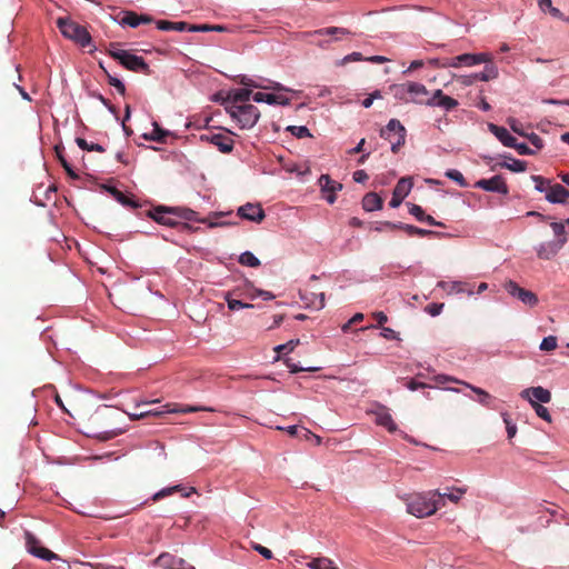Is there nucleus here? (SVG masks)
<instances>
[{
  "mask_svg": "<svg viewBox=\"0 0 569 569\" xmlns=\"http://www.w3.org/2000/svg\"><path fill=\"white\" fill-rule=\"evenodd\" d=\"M405 502L407 511L417 518L432 516L437 510L446 505L439 490H429L408 495L405 498Z\"/></svg>",
  "mask_w": 569,
  "mask_h": 569,
  "instance_id": "nucleus-1",
  "label": "nucleus"
},
{
  "mask_svg": "<svg viewBox=\"0 0 569 569\" xmlns=\"http://www.w3.org/2000/svg\"><path fill=\"white\" fill-rule=\"evenodd\" d=\"M56 24L66 39L73 41L79 47L86 48L91 44L92 38L87 28L72 19L60 17Z\"/></svg>",
  "mask_w": 569,
  "mask_h": 569,
  "instance_id": "nucleus-2",
  "label": "nucleus"
},
{
  "mask_svg": "<svg viewBox=\"0 0 569 569\" xmlns=\"http://www.w3.org/2000/svg\"><path fill=\"white\" fill-rule=\"evenodd\" d=\"M350 34V31L340 27H328L301 33V38L320 48H326L330 42L340 40Z\"/></svg>",
  "mask_w": 569,
  "mask_h": 569,
  "instance_id": "nucleus-3",
  "label": "nucleus"
},
{
  "mask_svg": "<svg viewBox=\"0 0 569 569\" xmlns=\"http://www.w3.org/2000/svg\"><path fill=\"white\" fill-rule=\"evenodd\" d=\"M226 111L238 122L240 129H251L260 118V111L253 104H228Z\"/></svg>",
  "mask_w": 569,
  "mask_h": 569,
  "instance_id": "nucleus-4",
  "label": "nucleus"
},
{
  "mask_svg": "<svg viewBox=\"0 0 569 569\" xmlns=\"http://www.w3.org/2000/svg\"><path fill=\"white\" fill-rule=\"evenodd\" d=\"M110 57L118 60L126 69L133 72H141L143 74H150L151 70L149 64L142 57L130 53L127 50H109Z\"/></svg>",
  "mask_w": 569,
  "mask_h": 569,
  "instance_id": "nucleus-5",
  "label": "nucleus"
},
{
  "mask_svg": "<svg viewBox=\"0 0 569 569\" xmlns=\"http://www.w3.org/2000/svg\"><path fill=\"white\" fill-rule=\"evenodd\" d=\"M380 136L391 143V151L396 153L405 143L406 129L399 120L391 119L388 124L380 130Z\"/></svg>",
  "mask_w": 569,
  "mask_h": 569,
  "instance_id": "nucleus-6",
  "label": "nucleus"
},
{
  "mask_svg": "<svg viewBox=\"0 0 569 569\" xmlns=\"http://www.w3.org/2000/svg\"><path fill=\"white\" fill-rule=\"evenodd\" d=\"M492 60V56L490 53L481 52V53H462L455 58H446L441 63L442 68H459L461 66H476L483 62H490Z\"/></svg>",
  "mask_w": 569,
  "mask_h": 569,
  "instance_id": "nucleus-7",
  "label": "nucleus"
},
{
  "mask_svg": "<svg viewBox=\"0 0 569 569\" xmlns=\"http://www.w3.org/2000/svg\"><path fill=\"white\" fill-rule=\"evenodd\" d=\"M170 208L171 207L159 206L153 210H150L148 216L159 224H163L170 228H180L181 230L188 229V223L177 220L176 217L171 213Z\"/></svg>",
  "mask_w": 569,
  "mask_h": 569,
  "instance_id": "nucleus-8",
  "label": "nucleus"
},
{
  "mask_svg": "<svg viewBox=\"0 0 569 569\" xmlns=\"http://www.w3.org/2000/svg\"><path fill=\"white\" fill-rule=\"evenodd\" d=\"M233 133L229 130L224 132H207L200 136L202 141L212 143L222 153H230L233 149L234 141L232 139Z\"/></svg>",
  "mask_w": 569,
  "mask_h": 569,
  "instance_id": "nucleus-9",
  "label": "nucleus"
},
{
  "mask_svg": "<svg viewBox=\"0 0 569 569\" xmlns=\"http://www.w3.org/2000/svg\"><path fill=\"white\" fill-rule=\"evenodd\" d=\"M485 63L486 66L483 71L468 76H460L458 77V81L463 86H471L476 81H490L498 78V68L495 63H492V60Z\"/></svg>",
  "mask_w": 569,
  "mask_h": 569,
  "instance_id": "nucleus-10",
  "label": "nucleus"
},
{
  "mask_svg": "<svg viewBox=\"0 0 569 569\" xmlns=\"http://www.w3.org/2000/svg\"><path fill=\"white\" fill-rule=\"evenodd\" d=\"M26 548L28 552L43 560H52L57 555L51 550L40 546L39 539L30 531L24 532Z\"/></svg>",
  "mask_w": 569,
  "mask_h": 569,
  "instance_id": "nucleus-11",
  "label": "nucleus"
},
{
  "mask_svg": "<svg viewBox=\"0 0 569 569\" xmlns=\"http://www.w3.org/2000/svg\"><path fill=\"white\" fill-rule=\"evenodd\" d=\"M506 291L518 298L521 302L529 307H535L538 303V297L530 290L521 288L517 282L509 280L505 283Z\"/></svg>",
  "mask_w": 569,
  "mask_h": 569,
  "instance_id": "nucleus-12",
  "label": "nucleus"
},
{
  "mask_svg": "<svg viewBox=\"0 0 569 569\" xmlns=\"http://www.w3.org/2000/svg\"><path fill=\"white\" fill-rule=\"evenodd\" d=\"M154 563L163 569H196L193 566L188 565L184 559L169 552L159 555Z\"/></svg>",
  "mask_w": 569,
  "mask_h": 569,
  "instance_id": "nucleus-13",
  "label": "nucleus"
},
{
  "mask_svg": "<svg viewBox=\"0 0 569 569\" xmlns=\"http://www.w3.org/2000/svg\"><path fill=\"white\" fill-rule=\"evenodd\" d=\"M318 183L323 194V198L330 204H332L337 199L336 192L342 189V184L340 182L332 180L329 174H321L318 180Z\"/></svg>",
  "mask_w": 569,
  "mask_h": 569,
  "instance_id": "nucleus-14",
  "label": "nucleus"
},
{
  "mask_svg": "<svg viewBox=\"0 0 569 569\" xmlns=\"http://www.w3.org/2000/svg\"><path fill=\"white\" fill-rule=\"evenodd\" d=\"M475 187L490 192H498L501 194H508L509 192L505 179L499 174L493 176L490 179H480L475 183Z\"/></svg>",
  "mask_w": 569,
  "mask_h": 569,
  "instance_id": "nucleus-15",
  "label": "nucleus"
},
{
  "mask_svg": "<svg viewBox=\"0 0 569 569\" xmlns=\"http://www.w3.org/2000/svg\"><path fill=\"white\" fill-rule=\"evenodd\" d=\"M520 397L528 400L530 405L531 401H537L538 403H548L551 401V392L540 386L523 389L520 392Z\"/></svg>",
  "mask_w": 569,
  "mask_h": 569,
  "instance_id": "nucleus-16",
  "label": "nucleus"
},
{
  "mask_svg": "<svg viewBox=\"0 0 569 569\" xmlns=\"http://www.w3.org/2000/svg\"><path fill=\"white\" fill-rule=\"evenodd\" d=\"M412 188V182L410 178H401L392 193V198L389 202L390 207L397 208L401 204L402 200L409 194L410 190Z\"/></svg>",
  "mask_w": 569,
  "mask_h": 569,
  "instance_id": "nucleus-17",
  "label": "nucleus"
},
{
  "mask_svg": "<svg viewBox=\"0 0 569 569\" xmlns=\"http://www.w3.org/2000/svg\"><path fill=\"white\" fill-rule=\"evenodd\" d=\"M383 224L386 226V228H389L391 230H393V229H401V230L406 231L407 234L410 236V237H415V236H418V237H431V236H439L440 234L437 231L421 229V228H418L416 226L406 224V223H401V222H397L396 223V222L385 221Z\"/></svg>",
  "mask_w": 569,
  "mask_h": 569,
  "instance_id": "nucleus-18",
  "label": "nucleus"
},
{
  "mask_svg": "<svg viewBox=\"0 0 569 569\" xmlns=\"http://www.w3.org/2000/svg\"><path fill=\"white\" fill-rule=\"evenodd\" d=\"M170 210H171V213L178 219H182L186 221H198L201 223H208V226L210 228H216V227L220 226V223H218V222H208V220L206 218H199L198 212H196L192 209L186 208V207H171Z\"/></svg>",
  "mask_w": 569,
  "mask_h": 569,
  "instance_id": "nucleus-19",
  "label": "nucleus"
},
{
  "mask_svg": "<svg viewBox=\"0 0 569 569\" xmlns=\"http://www.w3.org/2000/svg\"><path fill=\"white\" fill-rule=\"evenodd\" d=\"M238 216L242 219L259 223L264 219L266 213L260 204L246 203L238 209Z\"/></svg>",
  "mask_w": 569,
  "mask_h": 569,
  "instance_id": "nucleus-20",
  "label": "nucleus"
},
{
  "mask_svg": "<svg viewBox=\"0 0 569 569\" xmlns=\"http://www.w3.org/2000/svg\"><path fill=\"white\" fill-rule=\"evenodd\" d=\"M428 106H438L449 111L458 106V101L449 96L443 94L442 90L438 89L433 92L431 98L426 101Z\"/></svg>",
  "mask_w": 569,
  "mask_h": 569,
  "instance_id": "nucleus-21",
  "label": "nucleus"
},
{
  "mask_svg": "<svg viewBox=\"0 0 569 569\" xmlns=\"http://www.w3.org/2000/svg\"><path fill=\"white\" fill-rule=\"evenodd\" d=\"M300 299L306 303L307 307L320 310L325 307V293L309 291L308 289L300 290Z\"/></svg>",
  "mask_w": 569,
  "mask_h": 569,
  "instance_id": "nucleus-22",
  "label": "nucleus"
},
{
  "mask_svg": "<svg viewBox=\"0 0 569 569\" xmlns=\"http://www.w3.org/2000/svg\"><path fill=\"white\" fill-rule=\"evenodd\" d=\"M154 19L149 14H138L134 11H124L120 24L137 28L142 23H151Z\"/></svg>",
  "mask_w": 569,
  "mask_h": 569,
  "instance_id": "nucleus-23",
  "label": "nucleus"
},
{
  "mask_svg": "<svg viewBox=\"0 0 569 569\" xmlns=\"http://www.w3.org/2000/svg\"><path fill=\"white\" fill-rule=\"evenodd\" d=\"M563 246L559 242L551 240L547 242H541L537 248L536 252L539 259L550 260L557 256V253L561 250Z\"/></svg>",
  "mask_w": 569,
  "mask_h": 569,
  "instance_id": "nucleus-24",
  "label": "nucleus"
},
{
  "mask_svg": "<svg viewBox=\"0 0 569 569\" xmlns=\"http://www.w3.org/2000/svg\"><path fill=\"white\" fill-rule=\"evenodd\" d=\"M569 199V190L566 189L562 184L551 183L547 194L546 200L550 203H566Z\"/></svg>",
  "mask_w": 569,
  "mask_h": 569,
  "instance_id": "nucleus-25",
  "label": "nucleus"
},
{
  "mask_svg": "<svg viewBox=\"0 0 569 569\" xmlns=\"http://www.w3.org/2000/svg\"><path fill=\"white\" fill-rule=\"evenodd\" d=\"M252 99L256 102H267L268 104H290V99L282 94L256 92L252 94Z\"/></svg>",
  "mask_w": 569,
  "mask_h": 569,
  "instance_id": "nucleus-26",
  "label": "nucleus"
},
{
  "mask_svg": "<svg viewBox=\"0 0 569 569\" xmlns=\"http://www.w3.org/2000/svg\"><path fill=\"white\" fill-rule=\"evenodd\" d=\"M373 415L377 425L385 427L390 432L397 430V425L395 423L391 415L389 413L386 407L378 408L376 411H373Z\"/></svg>",
  "mask_w": 569,
  "mask_h": 569,
  "instance_id": "nucleus-27",
  "label": "nucleus"
},
{
  "mask_svg": "<svg viewBox=\"0 0 569 569\" xmlns=\"http://www.w3.org/2000/svg\"><path fill=\"white\" fill-rule=\"evenodd\" d=\"M407 90H409L410 93V101L426 103L428 90L422 83L407 82Z\"/></svg>",
  "mask_w": 569,
  "mask_h": 569,
  "instance_id": "nucleus-28",
  "label": "nucleus"
},
{
  "mask_svg": "<svg viewBox=\"0 0 569 569\" xmlns=\"http://www.w3.org/2000/svg\"><path fill=\"white\" fill-rule=\"evenodd\" d=\"M252 91L248 88L238 89L230 92L224 100L226 106L228 104H247L246 102L252 97Z\"/></svg>",
  "mask_w": 569,
  "mask_h": 569,
  "instance_id": "nucleus-29",
  "label": "nucleus"
},
{
  "mask_svg": "<svg viewBox=\"0 0 569 569\" xmlns=\"http://www.w3.org/2000/svg\"><path fill=\"white\" fill-rule=\"evenodd\" d=\"M489 130L495 137L506 147L513 146L515 137L509 133V131L500 126L489 123Z\"/></svg>",
  "mask_w": 569,
  "mask_h": 569,
  "instance_id": "nucleus-30",
  "label": "nucleus"
},
{
  "mask_svg": "<svg viewBox=\"0 0 569 569\" xmlns=\"http://www.w3.org/2000/svg\"><path fill=\"white\" fill-rule=\"evenodd\" d=\"M383 206L382 198L376 192L367 193L362 199V208L363 210L371 212L375 210H380Z\"/></svg>",
  "mask_w": 569,
  "mask_h": 569,
  "instance_id": "nucleus-31",
  "label": "nucleus"
},
{
  "mask_svg": "<svg viewBox=\"0 0 569 569\" xmlns=\"http://www.w3.org/2000/svg\"><path fill=\"white\" fill-rule=\"evenodd\" d=\"M167 408V412L172 413H189V412H198V411H213L211 408L206 407H193V406H179L177 403H167L164 405Z\"/></svg>",
  "mask_w": 569,
  "mask_h": 569,
  "instance_id": "nucleus-32",
  "label": "nucleus"
},
{
  "mask_svg": "<svg viewBox=\"0 0 569 569\" xmlns=\"http://www.w3.org/2000/svg\"><path fill=\"white\" fill-rule=\"evenodd\" d=\"M107 190L122 206L130 207V208H137L138 207V203L133 199H131L130 197L126 196L122 191L118 190L117 188L108 187Z\"/></svg>",
  "mask_w": 569,
  "mask_h": 569,
  "instance_id": "nucleus-33",
  "label": "nucleus"
},
{
  "mask_svg": "<svg viewBox=\"0 0 569 569\" xmlns=\"http://www.w3.org/2000/svg\"><path fill=\"white\" fill-rule=\"evenodd\" d=\"M169 136V132L160 128V126L154 122L153 130L150 134H144L143 138L149 141H156L159 143L166 142V138Z\"/></svg>",
  "mask_w": 569,
  "mask_h": 569,
  "instance_id": "nucleus-34",
  "label": "nucleus"
},
{
  "mask_svg": "<svg viewBox=\"0 0 569 569\" xmlns=\"http://www.w3.org/2000/svg\"><path fill=\"white\" fill-rule=\"evenodd\" d=\"M307 566L311 569H339L333 561L327 557L313 558Z\"/></svg>",
  "mask_w": 569,
  "mask_h": 569,
  "instance_id": "nucleus-35",
  "label": "nucleus"
},
{
  "mask_svg": "<svg viewBox=\"0 0 569 569\" xmlns=\"http://www.w3.org/2000/svg\"><path fill=\"white\" fill-rule=\"evenodd\" d=\"M505 159L509 160L510 162H503L500 166L502 168H507L512 172H523L527 169V163L522 160H518L512 158L511 156H503Z\"/></svg>",
  "mask_w": 569,
  "mask_h": 569,
  "instance_id": "nucleus-36",
  "label": "nucleus"
},
{
  "mask_svg": "<svg viewBox=\"0 0 569 569\" xmlns=\"http://www.w3.org/2000/svg\"><path fill=\"white\" fill-rule=\"evenodd\" d=\"M550 227L555 234V241L559 242L560 244L565 246L568 239V233L566 231L565 224L562 222H551Z\"/></svg>",
  "mask_w": 569,
  "mask_h": 569,
  "instance_id": "nucleus-37",
  "label": "nucleus"
},
{
  "mask_svg": "<svg viewBox=\"0 0 569 569\" xmlns=\"http://www.w3.org/2000/svg\"><path fill=\"white\" fill-rule=\"evenodd\" d=\"M390 91L393 94L396 99L402 100V101H410V93L409 90H407V82L399 83V84H392L390 86Z\"/></svg>",
  "mask_w": 569,
  "mask_h": 569,
  "instance_id": "nucleus-38",
  "label": "nucleus"
},
{
  "mask_svg": "<svg viewBox=\"0 0 569 569\" xmlns=\"http://www.w3.org/2000/svg\"><path fill=\"white\" fill-rule=\"evenodd\" d=\"M239 262L242 266H247V267H251V268H257L261 264L260 260L250 251H246V252L241 253L239 257Z\"/></svg>",
  "mask_w": 569,
  "mask_h": 569,
  "instance_id": "nucleus-39",
  "label": "nucleus"
},
{
  "mask_svg": "<svg viewBox=\"0 0 569 569\" xmlns=\"http://www.w3.org/2000/svg\"><path fill=\"white\" fill-rule=\"evenodd\" d=\"M531 179L535 182L536 190L539 192H545L547 194L551 186V180L543 178L541 176H531Z\"/></svg>",
  "mask_w": 569,
  "mask_h": 569,
  "instance_id": "nucleus-40",
  "label": "nucleus"
},
{
  "mask_svg": "<svg viewBox=\"0 0 569 569\" xmlns=\"http://www.w3.org/2000/svg\"><path fill=\"white\" fill-rule=\"evenodd\" d=\"M466 387L470 388L475 393H477L479 396V399L478 401L483 405V406H489L490 403V400L492 399V397L483 389L479 388V387H475V386H471L467 382H462Z\"/></svg>",
  "mask_w": 569,
  "mask_h": 569,
  "instance_id": "nucleus-41",
  "label": "nucleus"
},
{
  "mask_svg": "<svg viewBox=\"0 0 569 569\" xmlns=\"http://www.w3.org/2000/svg\"><path fill=\"white\" fill-rule=\"evenodd\" d=\"M76 142L78 144V147L82 150H87V151H97V152H104V148L101 146V144H98V143H89L86 139L83 138H77L76 139Z\"/></svg>",
  "mask_w": 569,
  "mask_h": 569,
  "instance_id": "nucleus-42",
  "label": "nucleus"
},
{
  "mask_svg": "<svg viewBox=\"0 0 569 569\" xmlns=\"http://www.w3.org/2000/svg\"><path fill=\"white\" fill-rule=\"evenodd\" d=\"M558 347V339L556 336H548L542 339L539 349L541 351H553Z\"/></svg>",
  "mask_w": 569,
  "mask_h": 569,
  "instance_id": "nucleus-43",
  "label": "nucleus"
},
{
  "mask_svg": "<svg viewBox=\"0 0 569 569\" xmlns=\"http://www.w3.org/2000/svg\"><path fill=\"white\" fill-rule=\"evenodd\" d=\"M445 174L450 180L457 182L460 187H462V188L468 187V183H467L465 177L462 176V173L459 170L449 169Z\"/></svg>",
  "mask_w": 569,
  "mask_h": 569,
  "instance_id": "nucleus-44",
  "label": "nucleus"
},
{
  "mask_svg": "<svg viewBox=\"0 0 569 569\" xmlns=\"http://www.w3.org/2000/svg\"><path fill=\"white\" fill-rule=\"evenodd\" d=\"M531 407L533 408L536 415L543 419L547 422H551V415L549 413V410L543 407L541 403H538L537 401H531Z\"/></svg>",
  "mask_w": 569,
  "mask_h": 569,
  "instance_id": "nucleus-45",
  "label": "nucleus"
},
{
  "mask_svg": "<svg viewBox=\"0 0 569 569\" xmlns=\"http://www.w3.org/2000/svg\"><path fill=\"white\" fill-rule=\"evenodd\" d=\"M466 492L467 488H453L452 492H443L441 493V496L443 497V499L447 498L451 502L458 503Z\"/></svg>",
  "mask_w": 569,
  "mask_h": 569,
  "instance_id": "nucleus-46",
  "label": "nucleus"
},
{
  "mask_svg": "<svg viewBox=\"0 0 569 569\" xmlns=\"http://www.w3.org/2000/svg\"><path fill=\"white\" fill-rule=\"evenodd\" d=\"M501 416L506 425L508 438L512 439L517 433V426L512 423L510 416L507 412H503Z\"/></svg>",
  "mask_w": 569,
  "mask_h": 569,
  "instance_id": "nucleus-47",
  "label": "nucleus"
},
{
  "mask_svg": "<svg viewBox=\"0 0 569 569\" xmlns=\"http://www.w3.org/2000/svg\"><path fill=\"white\" fill-rule=\"evenodd\" d=\"M106 76H107V79H108V83L112 87H114L117 89V91L120 93V94H124L126 93V87L123 84V82L121 80H119L118 78L111 76L108 71H106Z\"/></svg>",
  "mask_w": 569,
  "mask_h": 569,
  "instance_id": "nucleus-48",
  "label": "nucleus"
},
{
  "mask_svg": "<svg viewBox=\"0 0 569 569\" xmlns=\"http://www.w3.org/2000/svg\"><path fill=\"white\" fill-rule=\"evenodd\" d=\"M288 131H290L297 138H306L311 136L309 129L305 126H289Z\"/></svg>",
  "mask_w": 569,
  "mask_h": 569,
  "instance_id": "nucleus-49",
  "label": "nucleus"
},
{
  "mask_svg": "<svg viewBox=\"0 0 569 569\" xmlns=\"http://www.w3.org/2000/svg\"><path fill=\"white\" fill-rule=\"evenodd\" d=\"M299 345V339L290 340L284 345H279L274 348V351L278 353H288L291 352Z\"/></svg>",
  "mask_w": 569,
  "mask_h": 569,
  "instance_id": "nucleus-50",
  "label": "nucleus"
},
{
  "mask_svg": "<svg viewBox=\"0 0 569 569\" xmlns=\"http://www.w3.org/2000/svg\"><path fill=\"white\" fill-rule=\"evenodd\" d=\"M250 546L251 548L257 551L258 553H260L264 559H272L273 558V553L270 549L261 546L260 543H257V542H250Z\"/></svg>",
  "mask_w": 569,
  "mask_h": 569,
  "instance_id": "nucleus-51",
  "label": "nucleus"
},
{
  "mask_svg": "<svg viewBox=\"0 0 569 569\" xmlns=\"http://www.w3.org/2000/svg\"><path fill=\"white\" fill-rule=\"evenodd\" d=\"M226 300H227V303H228V308L230 310H239V309H243V308H252L253 307L250 303H246V302H242V301L237 300V299H231L228 296H227Z\"/></svg>",
  "mask_w": 569,
  "mask_h": 569,
  "instance_id": "nucleus-52",
  "label": "nucleus"
},
{
  "mask_svg": "<svg viewBox=\"0 0 569 569\" xmlns=\"http://www.w3.org/2000/svg\"><path fill=\"white\" fill-rule=\"evenodd\" d=\"M508 124L510 126L511 130L515 133L522 136V137L527 136V132L523 129V124L519 120L510 118L508 120Z\"/></svg>",
  "mask_w": 569,
  "mask_h": 569,
  "instance_id": "nucleus-53",
  "label": "nucleus"
},
{
  "mask_svg": "<svg viewBox=\"0 0 569 569\" xmlns=\"http://www.w3.org/2000/svg\"><path fill=\"white\" fill-rule=\"evenodd\" d=\"M510 148L516 149L519 154H535V150L529 148L526 143H519L516 138L513 146H511Z\"/></svg>",
  "mask_w": 569,
  "mask_h": 569,
  "instance_id": "nucleus-54",
  "label": "nucleus"
},
{
  "mask_svg": "<svg viewBox=\"0 0 569 569\" xmlns=\"http://www.w3.org/2000/svg\"><path fill=\"white\" fill-rule=\"evenodd\" d=\"M529 140V142L537 149L540 150L543 147L542 139L535 132L528 133L525 136Z\"/></svg>",
  "mask_w": 569,
  "mask_h": 569,
  "instance_id": "nucleus-55",
  "label": "nucleus"
},
{
  "mask_svg": "<svg viewBox=\"0 0 569 569\" xmlns=\"http://www.w3.org/2000/svg\"><path fill=\"white\" fill-rule=\"evenodd\" d=\"M409 212L420 222L423 220L426 216L423 209L420 206L413 203L410 204Z\"/></svg>",
  "mask_w": 569,
  "mask_h": 569,
  "instance_id": "nucleus-56",
  "label": "nucleus"
},
{
  "mask_svg": "<svg viewBox=\"0 0 569 569\" xmlns=\"http://www.w3.org/2000/svg\"><path fill=\"white\" fill-rule=\"evenodd\" d=\"M239 82H240V84H242L244 87L260 88V89L264 88L261 83L248 78L247 76H240Z\"/></svg>",
  "mask_w": 569,
  "mask_h": 569,
  "instance_id": "nucleus-57",
  "label": "nucleus"
},
{
  "mask_svg": "<svg viewBox=\"0 0 569 569\" xmlns=\"http://www.w3.org/2000/svg\"><path fill=\"white\" fill-rule=\"evenodd\" d=\"M179 490H181L180 486H174L171 488L162 489L153 496V500L157 501V500H159L166 496H169L174 491H179Z\"/></svg>",
  "mask_w": 569,
  "mask_h": 569,
  "instance_id": "nucleus-58",
  "label": "nucleus"
},
{
  "mask_svg": "<svg viewBox=\"0 0 569 569\" xmlns=\"http://www.w3.org/2000/svg\"><path fill=\"white\" fill-rule=\"evenodd\" d=\"M442 309L443 303H430L426 307V311L432 317L440 315Z\"/></svg>",
  "mask_w": 569,
  "mask_h": 569,
  "instance_id": "nucleus-59",
  "label": "nucleus"
},
{
  "mask_svg": "<svg viewBox=\"0 0 569 569\" xmlns=\"http://www.w3.org/2000/svg\"><path fill=\"white\" fill-rule=\"evenodd\" d=\"M363 60V57L360 52H352L348 56H346L342 60H341V64H346L348 62H351V61H361Z\"/></svg>",
  "mask_w": 569,
  "mask_h": 569,
  "instance_id": "nucleus-60",
  "label": "nucleus"
},
{
  "mask_svg": "<svg viewBox=\"0 0 569 569\" xmlns=\"http://www.w3.org/2000/svg\"><path fill=\"white\" fill-rule=\"evenodd\" d=\"M156 24L157 28L162 31H172L173 28V21L168 20H158Z\"/></svg>",
  "mask_w": 569,
  "mask_h": 569,
  "instance_id": "nucleus-61",
  "label": "nucleus"
},
{
  "mask_svg": "<svg viewBox=\"0 0 569 569\" xmlns=\"http://www.w3.org/2000/svg\"><path fill=\"white\" fill-rule=\"evenodd\" d=\"M190 27H191V24H189L184 21H177V22H173L172 31H179V32L189 31L190 32Z\"/></svg>",
  "mask_w": 569,
  "mask_h": 569,
  "instance_id": "nucleus-62",
  "label": "nucleus"
},
{
  "mask_svg": "<svg viewBox=\"0 0 569 569\" xmlns=\"http://www.w3.org/2000/svg\"><path fill=\"white\" fill-rule=\"evenodd\" d=\"M405 386H406L409 390H411V391H415V390H417V389L426 388V387H427V385H426V383H423V382H418V381H416L415 379L408 380V381L405 383Z\"/></svg>",
  "mask_w": 569,
  "mask_h": 569,
  "instance_id": "nucleus-63",
  "label": "nucleus"
},
{
  "mask_svg": "<svg viewBox=\"0 0 569 569\" xmlns=\"http://www.w3.org/2000/svg\"><path fill=\"white\" fill-rule=\"evenodd\" d=\"M368 178L369 177H368V174L366 173L365 170H357V171L353 172V180L356 182L362 183V182L367 181Z\"/></svg>",
  "mask_w": 569,
  "mask_h": 569,
  "instance_id": "nucleus-64",
  "label": "nucleus"
}]
</instances>
